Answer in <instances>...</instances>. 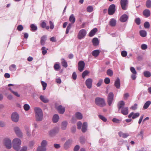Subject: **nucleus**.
<instances>
[{
    "mask_svg": "<svg viewBox=\"0 0 151 151\" xmlns=\"http://www.w3.org/2000/svg\"><path fill=\"white\" fill-rule=\"evenodd\" d=\"M9 69L12 71H14L16 70V66L14 64L12 65L9 67Z\"/></svg>",
    "mask_w": 151,
    "mask_h": 151,
    "instance_id": "42",
    "label": "nucleus"
},
{
    "mask_svg": "<svg viewBox=\"0 0 151 151\" xmlns=\"http://www.w3.org/2000/svg\"><path fill=\"white\" fill-rule=\"evenodd\" d=\"M67 125V122L64 121L62 122L61 125V129L63 130L66 129Z\"/></svg>",
    "mask_w": 151,
    "mask_h": 151,
    "instance_id": "36",
    "label": "nucleus"
},
{
    "mask_svg": "<svg viewBox=\"0 0 151 151\" xmlns=\"http://www.w3.org/2000/svg\"><path fill=\"white\" fill-rule=\"evenodd\" d=\"M82 123L81 122H79L77 123V126L78 129H80L81 128Z\"/></svg>",
    "mask_w": 151,
    "mask_h": 151,
    "instance_id": "60",
    "label": "nucleus"
},
{
    "mask_svg": "<svg viewBox=\"0 0 151 151\" xmlns=\"http://www.w3.org/2000/svg\"><path fill=\"white\" fill-rule=\"evenodd\" d=\"M146 5L148 8L151 7V1L150 0H147L146 1Z\"/></svg>",
    "mask_w": 151,
    "mask_h": 151,
    "instance_id": "41",
    "label": "nucleus"
},
{
    "mask_svg": "<svg viewBox=\"0 0 151 151\" xmlns=\"http://www.w3.org/2000/svg\"><path fill=\"white\" fill-rule=\"evenodd\" d=\"M41 26L43 28H45L47 29H49V27L48 26H46V24L44 21H43L42 22L41 24Z\"/></svg>",
    "mask_w": 151,
    "mask_h": 151,
    "instance_id": "37",
    "label": "nucleus"
},
{
    "mask_svg": "<svg viewBox=\"0 0 151 151\" xmlns=\"http://www.w3.org/2000/svg\"><path fill=\"white\" fill-rule=\"evenodd\" d=\"M47 39V36L46 35H44L42 36L40 40V43L42 45H44L45 43V42Z\"/></svg>",
    "mask_w": 151,
    "mask_h": 151,
    "instance_id": "32",
    "label": "nucleus"
},
{
    "mask_svg": "<svg viewBox=\"0 0 151 151\" xmlns=\"http://www.w3.org/2000/svg\"><path fill=\"white\" fill-rule=\"evenodd\" d=\"M75 116L76 118L78 119H81L83 118L82 114L79 112H77L76 113Z\"/></svg>",
    "mask_w": 151,
    "mask_h": 151,
    "instance_id": "31",
    "label": "nucleus"
},
{
    "mask_svg": "<svg viewBox=\"0 0 151 151\" xmlns=\"http://www.w3.org/2000/svg\"><path fill=\"white\" fill-rule=\"evenodd\" d=\"M128 108L127 107H123L122 109L121 113L124 115H127L128 113Z\"/></svg>",
    "mask_w": 151,
    "mask_h": 151,
    "instance_id": "21",
    "label": "nucleus"
},
{
    "mask_svg": "<svg viewBox=\"0 0 151 151\" xmlns=\"http://www.w3.org/2000/svg\"><path fill=\"white\" fill-rule=\"evenodd\" d=\"M47 145V142L46 140H42L41 143V145L46 147Z\"/></svg>",
    "mask_w": 151,
    "mask_h": 151,
    "instance_id": "47",
    "label": "nucleus"
},
{
    "mask_svg": "<svg viewBox=\"0 0 151 151\" xmlns=\"http://www.w3.org/2000/svg\"><path fill=\"white\" fill-rule=\"evenodd\" d=\"M139 116V113H134V112H131L128 115V117L131 118L132 117L133 119H134L138 117Z\"/></svg>",
    "mask_w": 151,
    "mask_h": 151,
    "instance_id": "14",
    "label": "nucleus"
},
{
    "mask_svg": "<svg viewBox=\"0 0 151 151\" xmlns=\"http://www.w3.org/2000/svg\"><path fill=\"white\" fill-rule=\"evenodd\" d=\"M104 82L105 84H108L110 82V79L109 78H106L104 80Z\"/></svg>",
    "mask_w": 151,
    "mask_h": 151,
    "instance_id": "56",
    "label": "nucleus"
},
{
    "mask_svg": "<svg viewBox=\"0 0 151 151\" xmlns=\"http://www.w3.org/2000/svg\"><path fill=\"white\" fill-rule=\"evenodd\" d=\"M40 100L44 103H47L49 102V100L45 97L41 95L40 97Z\"/></svg>",
    "mask_w": 151,
    "mask_h": 151,
    "instance_id": "20",
    "label": "nucleus"
},
{
    "mask_svg": "<svg viewBox=\"0 0 151 151\" xmlns=\"http://www.w3.org/2000/svg\"><path fill=\"white\" fill-rule=\"evenodd\" d=\"M72 24L70 23L67 26L65 32L66 34H67L68 33L69 30H70V29L71 27Z\"/></svg>",
    "mask_w": 151,
    "mask_h": 151,
    "instance_id": "43",
    "label": "nucleus"
},
{
    "mask_svg": "<svg viewBox=\"0 0 151 151\" xmlns=\"http://www.w3.org/2000/svg\"><path fill=\"white\" fill-rule=\"evenodd\" d=\"M115 11V6L114 4L110 6L108 9V13L109 15H113Z\"/></svg>",
    "mask_w": 151,
    "mask_h": 151,
    "instance_id": "8",
    "label": "nucleus"
},
{
    "mask_svg": "<svg viewBox=\"0 0 151 151\" xmlns=\"http://www.w3.org/2000/svg\"><path fill=\"white\" fill-rule=\"evenodd\" d=\"M116 24V21L114 19H111L109 22L110 25L112 27L115 26Z\"/></svg>",
    "mask_w": 151,
    "mask_h": 151,
    "instance_id": "27",
    "label": "nucleus"
},
{
    "mask_svg": "<svg viewBox=\"0 0 151 151\" xmlns=\"http://www.w3.org/2000/svg\"><path fill=\"white\" fill-rule=\"evenodd\" d=\"M92 82V80L91 78H88L86 80V84L88 88L90 89L91 88Z\"/></svg>",
    "mask_w": 151,
    "mask_h": 151,
    "instance_id": "13",
    "label": "nucleus"
},
{
    "mask_svg": "<svg viewBox=\"0 0 151 151\" xmlns=\"http://www.w3.org/2000/svg\"><path fill=\"white\" fill-rule=\"evenodd\" d=\"M36 121H41L43 119V113L42 109L39 107H35L34 108Z\"/></svg>",
    "mask_w": 151,
    "mask_h": 151,
    "instance_id": "1",
    "label": "nucleus"
},
{
    "mask_svg": "<svg viewBox=\"0 0 151 151\" xmlns=\"http://www.w3.org/2000/svg\"><path fill=\"white\" fill-rule=\"evenodd\" d=\"M86 34V30L82 29L81 30L78 34V38L79 39H81L84 38Z\"/></svg>",
    "mask_w": 151,
    "mask_h": 151,
    "instance_id": "5",
    "label": "nucleus"
},
{
    "mask_svg": "<svg viewBox=\"0 0 151 151\" xmlns=\"http://www.w3.org/2000/svg\"><path fill=\"white\" fill-rule=\"evenodd\" d=\"M59 130V128L57 127L50 130L49 132V134L50 136H52L55 134L57 133Z\"/></svg>",
    "mask_w": 151,
    "mask_h": 151,
    "instance_id": "11",
    "label": "nucleus"
},
{
    "mask_svg": "<svg viewBox=\"0 0 151 151\" xmlns=\"http://www.w3.org/2000/svg\"><path fill=\"white\" fill-rule=\"evenodd\" d=\"M58 112L60 114H63L65 111V109L64 107L61 105H60L56 107Z\"/></svg>",
    "mask_w": 151,
    "mask_h": 151,
    "instance_id": "15",
    "label": "nucleus"
},
{
    "mask_svg": "<svg viewBox=\"0 0 151 151\" xmlns=\"http://www.w3.org/2000/svg\"><path fill=\"white\" fill-rule=\"evenodd\" d=\"M100 53V51L99 50H96L92 51V55L95 57H96L98 56Z\"/></svg>",
    "mask_w": 151,
    "mask_h": 151,
    "instance_id": "33",
    "label": "nucleus"
},
{
    "mask_svg": "<svg viewBox=\"0 0 151 151\" xmlns=\"http://www.w3.org/2000/svg\"><path fill=\"white\" fill-rule=\"evenodd\" d=\"M127 53L126 51H122L121 52V54L122 56L123 57H126L127 55Z\"/></svg>",
    "mask_w": 151,
    "mask_h": 151,
    "instance_id": "53",
    "label": "nucleus"
},
{
    "mask_svg": "<svg viewBox=\"0 0 151 151\" xmlns=\"http://www.w3.org/2000/svg\"><path fill=\"white\" fill-rule=\"evenodd\" d=\"M46 147L41 145L38 146L37 149V151H46Z\"/></svg>",
    "mask_w": 151,
    "mask_h": 151,
    "instance_id": "34",
    "label": "nucleus"
},
{
    "mask_svg": "<svg viewBox=\"0 0 151 151\" xmlns=\"http://www.w3.org/2000/svg\"><path fill=\"white\" fill-rule=\"evenodd\" d=\"M88 72L87 70H85L82 73V77L84 78L85 77L88 73Z\"/></svg>",
    "mask_w": 151,
    "mask_h": 151,
    "instance_id": "58",
    "label": "nucleus"
},
{
    "mask_svg": "<svg viewBox=\"0 0 151 151\" xmlns=\"http://www.w3.org/2000/svg\"><path fill=\"white\" fill-rule=\"evenodd\" d=\"M137 105L136 104H135L133 106L131 107V109L132 110H135L137 108Z\"/></svg>",
    "mask_w": 151,
    "mask_h": 151,
    "instance_id": "63",
    "label": "nucleus"
},
{
    "mask_svg": "<svg viewBox=\"0 0 151 151\" xmlns=\"http://www.w3.org/2000/svg\"><path fill=\"white\" fill-rule=\"evenodd\" d=\"M141 49L143 50H145L147 48V46L146 44H143L141 45Z\"/></svg>",
    "mask_w": 151,
    "mask_h": 151,
    "instance_id": "62",
    "label": "nucleus"
},
{
    "mask_svg": "<svg viewBox=\"0 0 151 151\" xmlns=\"http://www.w3.org/2000/svg\"><path fill=\"white\" fill-rule=\"evenodd\" d=\"M125 105L124 102L122 101H119L118 104V107L119 110L124 107Z\"/></svg>",
    "mask_w": 151,
    "mask_h": 151,
    "instance_id": "23",
    "label": "nucleus"
},
{
    "mask_svg": "<svg viewBox=\"0 0 151 151\" xmlns=\"http://www.w3.org/2000/svg\"><path fill=\"white\" fill-rule=\"evenodd\" d=\"M72 142V140L71 139H69L66 141L64 145V147L65 149H68L69 147Z\"/></svg>",
    "mask_w": 151,
    "mask_h": 151,
    "instance_id": "16",
    "label": "nucleus"
},
{
    "mask_svg": "<svg viewBox=\"0 0 151 151\" xmlns=\"http://www.w3.org/2000/svg\"><path fill=\"white\" fill-rule=\"evenodd\" d=\"M85 66V63L83 61H80L78 64V68L80 71H82L84 69Z\"/></svg>",
    "mask_w": 151,
    "mask_h": 151,
    "instance_id": "10",
    "label": "nucleus"
},
{
    "mask_svg": "<svg viewBox=\"0 0 151 151\" xmlns=\"http://www.w3.org/2000/svg\"><path fill=\"white\" fill-rule=\"evenodd\" d=\"M12 120L14 122H17L19 120V115L16 113H13L11 115Z\"/></svg>",
    "mask_w": 151,
    "mask_h": 151,
    "instance_id": "9",
    "label": "nucleus"
},
{
    "mask_svg": "<svg viewBox=\"0 0 151 151\" xmlns=\"http://www.w3.org/2000/svg\"><path fill=\"white\" fill-rule=\"evenodd\" d=\"M27 147L26 146H24L22 147L19 151H27Z\"/></svg>",
    "mask_w": 151,
    "mask_h": 151,
    "instance_id": "61",
    "label": "nucleus"
},
{
    "mask_svg": "<svg viewBox=\"0 0 151 151\" xmlns=\"http://www.w3.org/2000/svg\"><path fill=\"white\" fill-rule=\"evenodd\" d=\"M14 131L17 135L19 137H22L23 136L22 133L20 128L18 127H15L14 128Z\"/></svg>",
    "mask_w": 151,
    "mask_h": 151,
    "instance_id": "7",
    "label": "nucleus"
},
{
    "mask_svg": "<svg viewBox=\"0 0 151 151\" xmlns=\"http://www.w3.org/2000/svg\"><path fill=\"white\" fill-rule=\"evenodd\" d=\"M121 5L122 8L123 10H126V6L128 4L127 0H121Z\"/></svg>",
    "mask_w": 151,
    "mask_h": 151,
    "instance_id": "12",
    "label": "nucleus"
},
{
    "mask_svg": "<svg viewBox=\"0 0 151 151\" xmlns=\"http://www.w3.org/2000/svg\"><path fill=\"white\" fill-rule=\"evenodd\" d=\"M144 76L146 78H149L151 76V73L148 71H145L143 72Z\"/></svg>",
    "mask_w": 151,
    "mask_h": 151,
    "instance_id": "30",
    "label": "nucleus"
},
{
    "mask_svg": "<svg viewBox=\"0 0 151 151\" xmlns=\"http://www.w3.org/2000/svg\"><path fill=\"white\" fill-rule=\"evenodd\" d=\"M8 89L11 92L16 96L17 97H20V95L19 94H18V93L17 92L13 91V90L12 89V88H9Z\"/></svg>",
    "mask_w": 151,
    "mask_h": 151,
    "instance_id": "40",
    "label": "nucleus"
},
{
    "mask_svg": "<svg viewBox=\"0 0 151 151\" xmlns=\"http://www.w3.org/2000/svg\"><path fill=\"white\" fill-rule=\"evenodd\" d=\"M3 143L4 145L8 149H10L12 147L11 140L9 138H5L3 140Z\"/></svg>",
    "mask_w": 151,
    "mask_h": 151,
    "instance_id": "4",
    "label": "nucleus"
},
{
    "mask_svg": "<svg viewBox=\"0 0 151 151\" xmlns=\"http://www.w3.org/2000/svg\"><path fill=\"white\" fill-rule=\"evenodd\" d=\"M140 36L143 37H145L147 35V32L144 30H141L139 32Z\"/></svg>",
    "mask_w": 151,
    "mask_h": 151,
    "instance_id": "35",
    "label": "nucleus"
},
{
    "mask_svg": "<svg viewBox=\"0 0 151 151\" xmlns=\"http://www.w3.org/2000/svg\"><path fill=\"white\" fill-rule=\"evenodd\" d=\"M98 30L96 28H95L92 29L89 33V36L90 37L93 36L97 32Z\"/></svg>",
    "mask_w": 151,
    "mask_h": 151,
    "instance_id": "26",
    "label": "nucleus"
},
{
    "mask_svg": "<svg viewBox=\"0 0 151 151\" xmlns=\"http://www.w3.org/2000/svg\"><path fill=\"white\" fill-rule=\"evenodd\" d=\"M42 53L43 55L45 54L47 52V51L46 50V48L44 47H43L42 48Z\"/></svg>",
    "mask_w": 151,
    "mask_h": 151,
    "instance_id": "55",
    "label": "nucleus"
},
{
    "mask_svg": "<svg viewBox=\"0 0 151 151\" xmlns=\"http://www.w3.org/2000/svg\"><path fill=\"white\" fill-rule=\"evenodd\" d=\"M92 42L94 46H97L99 44V42L97 38H94L92 40Z\"/></svg>",
    "mask_w": 151,
    "mask_h": 151,
    "instance_id": "22",
    "label": "nucleus"
},
{
    "mask_svg": "<svg viewBox=\"0 0 151 151\" xmlns=\"http://www.w3.org/2000/svg\"><path fill=\"white\" fill-rule=\"evenodd\" d=\"M93 10V8L92 6H88L87 8V11L89 12H91Z\"/></svg>",
    "mask_w": 151,
    "mask_h": 151,
    "instance_id": "48",
    "label": "nucleus"
},
{
    "mask_svg": "<svg viewBox=\"0 0 151 151\" xmlns=\"http://www.w3.org/2000/svg\"><path fill=\"white\" fill-rule=\"evenodd\" d=\"M150 26V24L148 22H146L144 24V27L146 28H149Z\"/></svg>",
    "mask_w": 151,
    "mask_h": 151,
    "instance_id": "59",
    "label": "nucleus"
},
{
    "mask_svg": "<svg viewBox=\"0 0 151 151\" xmlns=\"http://www.w3.org/2000/svg\"><path fill=\"white\" fill-rule=\"evenodd\" d=\"M23 108L25 111H27L29 109L30 106L29 104H25L24 105Z\"/></svg>",
    "mask_w": 151,
    "mask_h": 151,
    "instance_id": "44",
    "label": "nucleus"
},
{
    "mask_svg": "<svg viewBox=\"0 0 151 151\" xmlns=\"http://www.w3.org/2000/svg\"><path fill=\"white\" fill-rule=\"evenodd\" d=\"M87 127V123L86 122H84L83 124L82 127V131L83 132H85L86 131Z\"/></svg>",
    "mask_w": 151,
    "mask_h": 151,
    "instance_id": "25",
    "label": "nucleus"
},
{
    "mask_svg": "<svg viewBox=\"0 0 151 151\" xmlns=\"http://www.w3.org/2000/svg\"><path fill=\"white\" fill-rule=\"evenodd\" d=\"M135 22L138 25H139L140 23V20L139 18H137L135 19Z\"/></svg>",
    "mask_w": 151,
    "mask_h": 151,
    "instance_id": "64",
    "label": "nucleus"
},
{
    "mask_svg": "<svg viewBox=\"0 0 151 151\" xmlns=\"http://www.w3.org/2000/svg\"><path fill=\"white\" fill-rule=\"evenodd\" d=\"M130 70L133 74H137V72L134 68L131 67H130Z\"/></svg>",
    "mask_w": 151,
    "mask_h": 151,
    "instance_id": "57",
    "label": "nucleus"
},
{
    "mask_svg": "<svg viewBox=\"0 0 151 151\" xmlns=\"http://www.w3.org/2000/svg\"><path fill=\"white\" fill-rule=\"evenodd\" d=\"M143 13L144 16L148 17L150 16V12L149 10L146 9L143 11Z\"/></svg>",
    "mask_w": 151,
    "mask_h": 151,
    "instance_id": "24",
    "label": "nucleus"
},
{
    "mask_svg": "<svg viewBox=\"0 0 151 151\" xmlns=\"http://www.w3.org/2000/svg\"><path fill=\"white\" fill-rule=\"evenodd\" d=\"M42 85L43 86V89L44 90L45 89L47 86V83L45 82L42 81L41 82Z\"/></svg>",
    "mask_w": 151,
    "mask_h": 151,
    "instance_id": "51",
    "label": "nucleus"
},
{
    "mask_svg": "<svg viewBox=\"0 0 151 151\" xmlns=\"http://www.w3.org/2000/svg\"><path fill=\"white\" fill-rule=\"evenodd\" d=\"M61 64L62 66L65 67L66 68L68 66V64L67 62L64 59H61Z\"/></svg>",
    "mask_w": 151,
    "mask_h": 151,
    "instance_id": "39",
    "label": "nucleus"
},
{
    "mask_svg": "<svg viewBox=\"0 0 151 151\" xmlns=\"http://www.w3.org/2000/svg\"><path fill=\"white\" fill-rule=\"evenodd\" d=\"M99 118L103 121L104 122H106L107 121L106 119L105 118L104 116L102 115H99Z\"/></svg>",
    "mask_w": 151,
    "mask_h": 151,
    "instance_id": "50",
    "label": "nucleus"
},
{
    "mask_svg": "<svg viewBox=\"0 0 151 151\" xmlns=\"http://www.w3.org/2000/svg\"><path fill=\"white\" fill-rule=\"evenodd\" d=\"M114 94L112 92H110L107 97V102L109 106H111L114 99Z\"/></svg>",
    "mask_w": 151,
    "mask_h": 151,
    "instance_id": "6",
    "label": "nucleus"
},
{
    "mask_svg": "<svg viewBox=\"0 0 151 151\" xmlns=\"http://www.w3.org/2000/svg\"><path fill=\"white\" fill-rule=\"evenodd\" d=\"M59 116L58 114L54 115L52 118V121L53 122L56 123L57 122L59 119Z\"/></svg>",
    "mask_w": 151,
    "mask_h": 151,
    "instance_id": "28",
    "label": "nucleus"
},
{
    "mask_svg": "<svg viewBox=\"0 0 151 151\" xmlns=\"http://www.w3.org/2000/svg\"><path fill=\"white\" fill-rule=\"evenodd\" d=\"M106 73L107 75L110 76H112L113 75V71L112 70L110 69L107 70Z\"/></svg>",
    "mask_w": 151,
    "mask_h": 151,
    "instance_id": "46",
    "label": "nucleus"
},
{
    "mask_svg": "<svg viewBox=\"0 0 151 151\" xmlns=\"http://www.w3.org/2000/svg\"><path fill=\"white\" fill-rule=\"evenodd\" d=\"M69 21L71 22L70 24H73L75 22L76 19L73 14H72L70 16L69 19Z\"/></svg>",
    "mask_w": 151,
    "mask_h": 151,
    "instance_id": "29",
    "label": "nucleus"
},
{
    "mask_svg": "<svg viewBox=\"0 0 151 151\" xmlns=\"http://www.w3.org/2000/svg\"><path fill=\"white\" fill-rule=\"evenodd\" d=\"M54 67L55 69L56 70H58L60 68V65L58 64H55Z\"/></svg>",
    "mask_w": 151,
    "mask_h": 151,
    "instance_id": "54",
    "label": "nucleus"
},
{
    "mask_svg": "<svg viewBox=\"0 0 151 151\" xmlns=\"http://www.w3.org/2000/svg\"><path fill=\"white\" fill-rule=\"evenodd\" d=\"M86 141V139L84 137H81L80 139V142L82 144L84 143Z\"/></svg>",
    "mask_w": 151,
    "mask_h": 151,
    "instance_id": "52",
    "label": "nucleus"
},
{
    "mask_svg": "<svg viewBox=\"0 0 151 151\" xmlns=\"http://www.w3.org/2000/svg\"><path fill=\"white\" fill-rule=\"evenodd\" d=\"M30 27L32 30L33 31H35L37 29V26L34 24H31L30 25Z\"/></svg>",
    "mask_w": 151,
    "mask_h": 151,
    "instance_id": "45",
    "label": "nucleus"
},
{
    "mask_svg": "<svg viewBox=\"0 0 151 151\" xmlns=\"http://www.w3.org/2000/svg\"><path fill=\"white\" fill-rule=\"evenodd\" d=\"M129 96V94L128 93H125L124 94V99L125 100H127Z\"/></svg>",
    "mask_w": 151,
    "mask_h": 151,
    "instance_id": "49",
    "label": "nucleus"
},
{
    "mask_svg": "<svg viewBox=\"0 0 151 151\" xmlns=\"http://www.w3.org/2000/svg\"><path fill=\"white\" fill-rule=\"evenodd\" d=\"M12 147L16 151H19L20 148L22 143L21 140L18 138H14L12 140Z\"/></svg>",
    "mask_w": 151,
    "mask_h": 151,
    "instance_id": "2",
    "label": "nucleus"
},
{
    "mask_svg": "<svg viewBox=\"0 0 151 151\" xmlns=\"http://www.w3.org/2000/svg\"><path fill=\"white\" fill-rule=\"evenodd\" d=\"M118 134L120 137H121L124 138L127 137L129 136L128 133H124L122 132H119Z\"/></svg>",
    "mask_w": 151,
    "mask_h": 151,
    "instance_id": "17",
    "label": "nucleus"
},
{
    "mask_svg": "<svg viewBox=\"0 0 151 151\" xmlns=\"http://www.w3.org/2000/svg\"><path fill=\"white\" fill-rule=\"evenodd\" d=\"M151 102L150 101H147L144 104L143 106V109H146L151 104Z\"/></svg>",
    "mask_w": 151,
    "mask_h": 151,
    "instance_id": "38",
    "label": "nucleus"
},
{
    "mask_svg": "<svg viewBox=\"0 0 151 151\" xmlns=\"http://www.w3.org/2000/svg\"><path fill=\"white\" fill-rule=\"evenodd\" d=\"M128 17L126 14L123 15L120 18V20L122 22H126L127 19Z\"/></svg>",
    "mask_w": 151,
    "mask_h": 151,
    "instance_id": "19",
    "label": "nucleus"
},
{
    "mask_svg": "<svg viewBox=\"0 0 151 151\" xmlns=\"http://www.w3.org/2000/svg\"><path fill=\"white\" fill-rule=\"evenodd\" d=\"M120 81L119 78H117L114 82V86L116 87L119 89L120 87Z\"/></svg>",
    "mask_w": 151,
    "mask_h": 151,
    "instance_id": "18",
    "label": "nucleus"
},
{
    "mask_svg": "<svg viewBox=\"0 0 151 151\" xmlns=\"http://www.w3.org/2000/svg\"><path fill=\"white\" fill-rule=\"evenodd\" d=\"M95 102L96 105L100 107H102L106 105L104 100L101 98L97 97L96 98Z\"/></svg>",
    "mask_w": 151,
    "mask_h": 151,
    "instance_id": "3",
    "label": "nucleus"
}]
</instances>
